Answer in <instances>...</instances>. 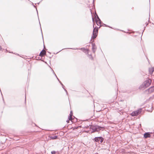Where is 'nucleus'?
I'll return each mask as SVG.
<instances>
[{"mask_svg":"<svg viewBox=\"0 0 154 154\" xmlns=\"http://www.w3.org/2000/svg\"><path fill=\"white\" fill-rule=\"evenodd\" d=\"M90 126H87L88 128H89L90 130H92L91 133H94L95 132H97L100 131H103L104 130V128L103 127L100 126L96 125H90Z\"/></svg>","mask_w":154,"mask_h":154,"instance_id":"nucleus-1","label":"nucleus"},{"mask_svg":"<svg viewBox=\"0 0 154 154\" xmlns=\"http://www.w3.org/2000/svg\"><path fill=\"white\" fill-rule=\"evenodd\" d=\"M151 83V81L150 79L146 80L139 87V89L142 90L143 88H145L149 86Z\"/></svg>","mask_w":154,"mask_h":154,"instance_id":"nucleus-2","label":"nucleus"},{"mask_svg":"<svg viewBox=\"0 0 154 154\" xmlns=\"http://www.w3.org/2000/svg\"><path fill=\"white\" fill-rule=\"evenodd\" d=\"M93 27L94 28L92 35L91 38L92 39H95L96 38L98 34V27H96L94 28V25H93Z\"/></svg>","mask_w":154,"mask_h":154,"instance_id":"nucleus-3","label":"nucleus"},{"mask_svg":"<svg viewBox=\"0 0 154 154\" xmlns=\"http://www.w3.org/2000/svg\"><path fill=\"white\" fill-rule=\"evenodd\" d=\"M95 22L96 23L98 26H101L102 21L96 12H95Z\"/></svg>","mask_w":154,"mask_h":154,"instance_id":"nucleus-4","label":"nucleus"},{"mask_svg":"<svg viewBox=\"0 0 154 154\" xmlns=\"http://www.w3.org/2000/svg\"><path fill=\"white\" fill-rule=\"evenodd\" d=\"M92 140L95 142L99 143L100 141V143H101L103 142L104 140V138L100 136L96 137L94 139H93Z\"/></svg>","mask_w":154,"mask_h":154,"instance_id":"nucleus-5","label":"nucleus"},{"mask_svg":"<svg viewBox=\"0 0 154 154\" xmlns=\"http://www.w3.org/2000/svg\"><path fill=\"white\" fill-rule=\"evenodd\" d=\"M142 111L141 108H140L139 109L133 112L131 114V115L132 116H137L140 114Z\"/></svg>","mask_w":154,"mask_h":154,"instance_id":"nucleus-6","label":"nucleus"},{"mask_svg":"<svg viewBox=\"0 0 154 154\" xmlns=\"http://www.w3.org/2000/svg\"><path fill=\"white\" fill-rule=\"evenodd\" d=\"M69 49H73L74 50H80L82 51L83 52H84L86 54H88V49H86L85 48H69Z\"/></svg>","mask_w":154,"mask_h":154,"instance_id":"nucleus-7","label":"nucleus"},{"mask_svg":"<svg viewBox=\"0 0 154 154\" xmlns=\"http://www.w3.org/2000/svg\"><path fill=\"white\" fill-rule=\"evenodd\" d=\"M152 134V132H146L144 133L143 135V137L145 138H147L149 137H150L151 135V134Z\"/></svg>","mask_w":154,"mask_h":154,"instance_id":"nucleus-8","label":"nucleus"},{"mask_svg":"<svg viewBox=\"0 0 154 154\" xmlns=\"http://www.w3.org/2000/svg\"><path fill=\"white\" fill-rule=\"evenodd\" d=\"M154 91V86H151L145 91L146 92H148L149 94H150Z\"/></svg>","mask_w":154,"mask_h":154,"instance_id":"nucleus-9","label":"nucleus"},{"mask_svg":"<svg viewBox=\"0 0 154 154\" xmlns=\"http://www.w3.org/2000/svg\"><path fill=\"white\" fill-rule=\"evenodd\" d=\"M46 51L43 49L40 52V53L39 54V56L42 57L44 55H46Z\"/></svg>","mask_w":154,"mask_h":154,"instance_id":"nucleus-10","label":"nucleus"},{"mask_svg":"<svg viewBox=\"0 0 154 154\" xmlns=\"http://www.w3.org/2000/svg\"><path fill=\"white\" fill-rule=\"evenodd\" d=\"M51 139L55 140L58 138V136H51L50 137Z\"/></svg>","mask_w":154,"mask_h":154,"instance_id":"nucleus-11","label":"nucleus"},{"mask_svg":"<svg viewBox=\"0 0 154 154\" xmlns=\"http://www.w3.org/2000/svg\"><path fill=\"white\" fill-rule=\"evenodd\" d=\"M149 71L150 74H152V72L154 71V67H152L151 69H149Z\"/></svg>","mask_w":154,"mask_h":154,"instance_id":"nucleus-12","label":"nucleus"},{"mask_svg":"<svg viewBox=\"0 0 154 154\" xmlns=\"http://www.w3.org/2000/svg\"><path fill=\"white\" fill-rule=\"evenodd\" d=\"M73 113L72 111H71L70 112L69 116L68 117V119H69V120H70L71 119H72V116Z\"/></svg>","mask_w":154,"mask_h":154,"instance_id":"nucleus-13","label":"nucleus"},{"mask_svg":"<svg viewBox=\"0 0 154 154\" xmlns=\"http://www.w3.org/2000/svg\"><path fill=\"white\" fill-rule=\"evenodd\" d=\"M96 49H97V47L96 46L92 47V51L94 53H95Z\"/></svg>","mask_w":154,"mask_h":154,"instance_id":"nucleus-14","label":"nucleus"},{"mask_svg":"<svg viewBox=\"0 0 154 154\" xmlns=\"http://www.w3.org/2000/svg\"><path fill=\"white\" fill-rule=\"evenodd\" d=\"M94 41V40H93V41H92V42H91L92 47L96 46V45H95V44L93 43V42Z\"/></svg>","mask_w":154,"mask_h":154,"instance_id":"nucleus-15","label":"nucleus"},{"mask_svg":"<svg viewBox=\"0 0 154 154\" xmlns=\"http://www.w3.org/2000/svg\"><path fill=\"white\" fill-rule=\"evenodd\" d=\"M59 82L60 83V84L61 85H62V87L64 89V87H65L63 85V84H62V83L61 82V81H59Z\"/></svg>","mask_w":154,"mask_h":154,"instance_id":"nucleus-16","label":"nucleus"},{"mask_svg":"<svg viewBox=\"0 0 154 154\" xmlns=\"http://www.w3.org/2000/svg\"><path fill=\"white\" fill-rule=\"evenodd\" d=\"M103 25L105 27H109V28H112L111 27V26H110L106 24H103Z\"/></svg>","mask_w":154,"mask_h":154,"instance_id":"nucleus-17","label":"nucleus"},{"mask_svg":"<svg viewBox=\"0 0 154 154\" xmlns=\"http://www.w3.org/2000/svg\"><path fill=\"white\" fill-rule=\"evenodd\" d=\"M51 153V154H55L56 153V152L55 151H52Z\"/></svg>","mask_w":154,"mask_h":154,"instance_id":"nucleus-18","label":"nucleus"},{"mask_svg":"<svg viewBox=\"0 0 154 154\" xmlns=\"http://www.w3.org/2000/svg\"><path fill=\"white\" fill-rule=\"evenodd\" d=\"M33 6L34 7V8H35L36 9V11H37V14H38V11H37V8H36L35 6V5L33 4L32 3V4Z\"/></svg>","mask_w":154,"mask_h":154,"instance_id":"nucleus-19","label":"nucleus"},{"mask_svg":"<svg viewBox=\"0 0 154 154\" xmlns=\"http://www.w3.org/2000/svg\"><path fill=\"white\" fill-rule=\"evenodd\" d=\"M64 89V90L65 91V92H66V94L67 95H68V93L67 92V91L65 88L64 89Z\"/></svg>","mask_w":154,"mask_h":154,"instance_id":"nucleus-20","label":"nucleus"},{"mask_svg":"<svg viewBox=\"0 0 154 154\" xmlns=\"http://www.w3.org/2000/svg\"><path fill=\"white\" fill-rule=\"evenodd\" d=\"M39 23H40V27H41V24H40V22H39ZM41 32H42V37L43 39V34H42V29H41Z\"/></svg>","mask_w":154,"mask_h":154,"instance_id":"nucleus-21","label":"nucleus"},{"mask_svg":"<svg viewBox=\"0 0 154 154\" xmlns=\"http://www.w3.org/2000/svg\"><path fill=\"white\" fill-rule=\"evenodd\" d=\"M68 119V120H67L66 121V122H67V123H69V121L70 120V121H72V119H71L70 120H69V119Z\"/></svg>","mask_w":154,"mask_h":154,"instance_id":"nucleus-22","label":"nucleus"},{"mask_svg":"<svg viewBox=\"0 0 154 154\" xmlns=\"http://www.w3.org/2000/svg\"><path fill=\"white\" fill-rule=\"evenodd\" d=\"M153 98H154V94L153 95V96L152 97H150L149 99H151V98L153 99Z\"/></svg>","mask_w":154,"mask_h":154,"instance_id":"nucleus-23","label":"nucleus"},{"mask_svg":"<svg viewBox=\"0 0 154 154\" xmlns=\"http://www.w3.org/2000/svg\"><path fill=\"white\" fill-rule=\"evenodd\" d=\"M52 71L53 72V74L54 75H55V74L54 71L53 70V69H52Z\"/></svg>","mask_w":154,"mask_h":154,"instance_id":"nucleus-24","label":"nucleus"},{"mask_svg":"<svg viewBox=\"0 0 154 154\" xmlns=\"http://www.w3.org/2000/svg\"><path fill=\"white\" fill-rule=\"evenodd\" d=\"M90 58H91V59H93V57L91 55H90Z\"/></svg>","mask_w":154,"mask_h":154,"instance_id":"nucleus-25","label":"nucleus"},{"mask_svg":"<svg viewBox=\"0 0 154 154\" xmlns=\"http://www.w3.org/2000/svg\"><path fill=\"white\" fill-rule=\"evenodd\" d=\"M146 59H147V60L148 61V62H149V59H148V58H147V57H146Z\"/></svg>","mask_w":154,"mask_h":154,"instance_id":"nucleus-26","label":"nucleus"},{"mask_svg":"<svg viewBox=\"0 0 154 154\" xmlns=\"http://www.w3.org/2000/svg\"><path fill=\"white\" fill-rule=\"evenodd\" d=\"M2 48L1 46H0V51H1L2 50Z\"/></svg>","mask_w":154,"mask_h":154,"instance_id":"nucleus-27","label":"nucleus"},{"mask_svg":"<svg viewBox=\"0 0 154 154\" xmlns=\"http://www.w3.org/2000/svg\"><path fill=\"white\" fill-rule=\"evenodd\" d=\"M145 29V27H144V30H143V32H142V35L143 34V32L144 31Z\"/></svg>","mask_w":154,"mask_h":154,"instance_id":"nucleus-28","label":"nucleus"},{"mask_svg":"<svg viewBox=\"0 0 154 154\" xmlns=\"http://www.w3.org/2000/svg\"><path fill=\"white\" fill-rule=\"evenodd\" d=\"M66 49V48L63 49L62 50H61L60 51H59V52H60V51H61L62 50H63V49ZM57 53H58V52H57Z\"/></svg>","mask_w":154,"mask_h":154,"instance_id":"nucleus-29","label":"nucleus"},{"mask_svg":"<svg viewBox=\"0 0 154 154\" xmlns=\"http://www.w3.org/2000/svg\"><path fill=\"white\" fill-rule=\"evenodd\" d=\"M121 31H122V32H125H125H125V31H124V30H121Z\"/></svg>","mask_w":154,"mask_h":154,"instance_id":"nucleus-30","label":"nucleus"},{"mask_svg":"<svg viewBox=\"0 0 154 154\" xmlns=\"http://www.w3.org/2000/svg\"><path fill=\"white\" fill-rule=\"evenodd\" d=\"M57 79L58 80V81H59H59H60V80H59V79H58V78L57 77Z\"/></svg>","mask_w":154,"mask_h":154,"instance_id":"nucleus-31","label":"nucleus"},{"mask_svg":"<svg viewBox=\"0 0 154 154\" xmlns=\"http://www.w3.org/2000/svg\"><path fill=\"white\" fill-rule=\"evenodd\" d=\"M91 14H92V16L93 15H92V11H91Z\"/></svg>","mask_w":154,"mask_h":154,"instance_id":"nucleus-32","label":"nucleus"},{"mask_svg":"<svg viewBox=\"0 0 154 154\" xmlns=\"http://www.w3.org/2000/svg\"><path fill=\"white\" fill-rule=\"evenodd\" d=\"M42 1H41L40 2H38V3H37V4H38V5H39V4L40 3V2H41L42 1Z\"/></svg>","mask_w":154,"mask_h":154,"instance_id":"nucleus-33","label":"nucleus"},{"mask_svg":"<svg viewBox=\"0 0 154 154\" xmlns=\"http://www.w3.org/2000/svg\"><path fill=\"white\" fill-rule=\"evenodd\" d=\"M78 127H75V128H76V129H77L78 128Z\"/></svg>","mask_w":154,"mask_h":154,"instance_id":"nucleus-34","label":"nucleus"},{"mask_svg":"<svg viewBox=\"0 0 154 154\" xmlns=\"http://www.w3.org/2000/svg\"><path fill=\"white\" fill-rule=\"evenodd\" d=\"M92 19L93 21V22H94L93 18V17L92 18Z\"/></svg>","mask_w":154,"mask_h":154,"instance_id":"nucleus-35","label":"nucleus"},{"mask_svg":"<svg viewBox=\"0 0 154 154\" xmlns=\"http://www.w3.org/2000/svg\"><path fill=\"white\" fill-rule=\"evenodd\" d=\"M89 131H86V132H87V133H88Z\"/></svg>","mask_w":154,"mask_h":154,"instance_id":"nucleus-36","label":"nucleus"},{"mask_svg":"<svg viewBox=\"0 0 154 154\" xmlns=\"http://www.w3.org/2000/svg\"><path fill=\"white\" fill-rule=\"evenodd\" d=\"M55 76H56V78H57V75H56V74H55Z\"/></svg>","mask_w":154,"mask_h":154,"instance_id":"nucleus-37","label":"nucleus"},{"mask_svg":"<svg viewBox=\"0 0 154 154\" xmlns=\"http://www.w3.org/2000/svg\"><path fill=\"white\" fill-rule=\"evenodd\" d=\"M95 154H98V153L97 152V153H96Z\"/></svg>","mask_w":154,"mask_h":154,"instance_id":"nucleus-38","label":"nucleus"},{"mask_svg":"<svg viewBox=\"0 0 154 154\" xmlns=\"http://www.w3.org/2000/svg\"><path fill=\"white\" fill-rule=\"evenodd\" d=\"M148 24V23H147L146 24V26Z\"/></svg>","mask_w":154,"mask_h":154,"instance_id":"nucleus-39","label":"nucleus"},{"mask_svg":"<svg viewBox=\"0 0 154 154\" xmlns=\"http://www.w3.org/2000/svg\"><path fill=\"white\" fill-rule=\"evenodd\" d=\"M11 53H13V52H11Z\"/></svg>","mask_w":154,"mask_h":154,"instance_id":"nucleus-40","label":"nucleus"},{"mask_svg":"<svg viewBox=\"0 0 154 154\" xmlns=\"http://www.w3.org/2000/svg\"><path fill=\"white\" fill-rule=\"evenodd\" d=\"M48 53H50V54H51V53H50V52H48Z\"/></svg>","mask_w":154,"mask_h":154,"instance_id":"nucleus-41","label":"nucleus"},{"mask_svg":"<svg viewBox=\"0 0 154 154\" xmlns=\"http://www.w3.org/2000/svg\"><path fill=\"white\" fill-rule=\"evenodd\" d=\"M16 54L17 55H18V54Z\"/></svg>","mask_w":154,"mask_h":154,"instance_id":"nucleus-42","label":"nucleus"},{"mask_svg":"<svg viewBox=\"0 0 154 154\" xmlns=\"http://www.w3.org/2000/svg\"><path fill=\"white\" fill-rule=\"evenodd\" d=\"M25 100H26V96H25Z\"/></svg>","mask_w":154,"mask_h":154,"instance_id":"nucleus-43","label":"nucleus"},{"mask_svg":"<svg viewBox=\"0 0 154 154\" xmlns=\"http://www.w3.org/2000/svg\"><path fill=\"white\" fill-rule=\"evenodd\" d=\"M125 33H128V32H125Z\"/></svg>","mask_w":154,"mask_h":154,"instance_id":"nucleus-44","label":"nucleus"},{"mask_svg":"<svg viewBox=\"0 0 154 154\" xmlns=\"http://www.w3.org/2000/svg\"><path fill=\"white\" fill-rule=\"evenodd\" d=\"M8 52H9V53H11V52H10V51H9Z\"/></svg>","mask_w":154,"mask_h":154,"instance_id":"nucleus-45","label":"nucleus"},{"mask_svg":"<svg viewBox=\"0 0 154 154\" xmlns=\"http://www.w3.org/2000/svg\"><path fill=\"white\" fill-rule=\"evenodd\" d=\"M6 51H8L7 50H6Z\"/></svg>","mask_w":154,"mask_h":154,"instance_id":"nucleus-46","label":"nucleus"},{"mask_svg":"<svg viewBox=\"0 0 154 154\" xmlns=\"http://www.w3.org/2000/svg\"><path fill=\"white\" fill-rule=\"evenodd\" d=\"M94 0H93V2H94Z\"/></svg>","mask_w":154,"mask_h":154,"instance_id":"nucleus-47","label":"nucleus"},{"mask_svg":"<svg viewBox=\"0 0 154 154\" xmlns=\"http://www.w3.org/2000/svg\"><path fill=\"white\" fill-rule=\"evenodd\" d=\"M140 125L141 126V124H140Z\"/></svg>","mask_w":154,"mask_h":154,"instance_id":"nucleus-48","label":"nucleus"}]
</instances>
